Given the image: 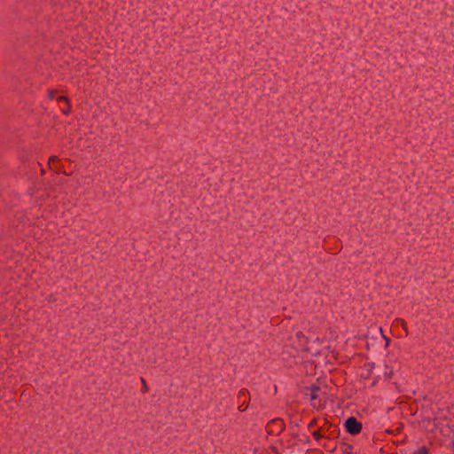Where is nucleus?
Here are the masks:
<instances>
[{
    "instance_id": "nucleus-2",
    "label": "nucleus",
    "mask_w": 454,
    "mask_h": 454,
    "mask_svg": "<svg viewBox=\"0 0 454 454\" xmlns=\"http://www.w3.org/2000/svg\"><path fill=\"white\" fill-rule=\"evenodd\" d=\"M317 390H318V388H317V387H314L312 388V392H313V393H312V395H311V399H316V398L317 397V394H316V392H317Z\"/></svg>"
},
{
    "instance_id": "nucleus-3",
    "label": "nucleus",
    "mask_w": 454,
    "mask_h": 454,
    "mask_svg": "<svg viewBox=\"0 0 454 454\" xmlns=\"http://www.w3.org/2000/svg\"><path fill=\"white\" fill-rule=\"evenodd\" d=\"M313 435L317 440H319L321 438V434H319V432H315Z\"/></svg>"
},
{
    "instance_id": "nucleus-1",
    "label": "nucleus",
    "mask_w": 454,
    "mask_h": 454,
    "mask_svg": "<svg viewBox=\"0 0 454 454\" xmlns=\"http://www.w3.org/2000/svg\"><path fill=\"white\" fill-rule=\"evenodd\" d=\"M346 428L351 434H357L362 430V424L358 422L355 418H349L346 421Z\"/></svg>"
}]
</instances>
